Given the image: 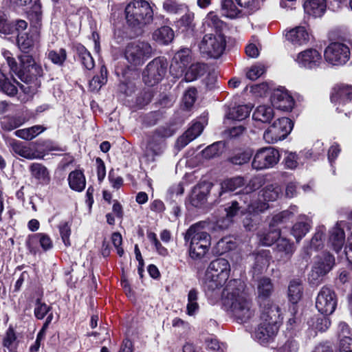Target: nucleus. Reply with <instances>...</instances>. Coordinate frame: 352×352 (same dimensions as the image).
Masks as SVG:
<instances>
[{
    "instance_id": "nucleus-58",
    "label": "nucleus",
    "mask_w": 352,
    "mask_h": 352,
    "mask_svg": "<svg viewBox=\"0 0 352 352\" xmlns=\"http://www.w3.org/2000/svg\"><path fill=\"white\" fill-rule=\"evenodd\" d=\"M252 156V151L250 150H245L235 154L230 159V161L234 164L242 165L248 162Z\"/></svg>"
},
{
    "instance_id": "nucleus-2",
    "label": "nucleus",
    "mask_w": 352,
    "mask_h": 352,
    "mask_svg": "<svg viewBox=\"0 0 352 352\" xmlns=\"http://www.w3.org/2000/svg\"><path fill=\"white\" fill-rule=\"evenodd\" d=\"M280 316V309L278 305L263 309L261 322L252 333L253 338L261 344L270 343L278 331Z\"/></svg>"
},
{
    "instance_id": "nucleus-46",
    "label": "nucleus",
    "mask_w": 352,
    "mask_h": 352,
    "mask_svg": "<svg viewBox=\"0 0 352 352\" xmlns=\"http://www.w3.org/2000/svg\"><path fill=\"white\" fill-rule=\"evenodd\" d=\"M222 25V21L213 12L208 13L203 22V27L205 31L208 29H214L215 31H217L218 29L221 28Z\"/></svg>"
},
{
    "instance_id": "nucleus-55",
    "label": "nucleus",
    "mask_w": 352,
    "mask_h": 352,
    "mask_svg": "<svg viewBox=\"0 0 352 352\" xmlns=\"http://www.w3.org/2000/svg\"><path fill=\"white\" fill-rule=\"evenodd\" d=\"M247 205H244L243 201H241V197H240L239 202L237 201H232V205L227 208H226V219L230 222L231 219L234 217L239 212V210L241 208L242 211L245 210Z\"/></svg>"
},
{
    "instance_id": "nucleus-16",
    "label": "nucleus",
    "mask_w": 352,
    "mask_h": 352,
    "mask_svg": "<svg viewBox=\"0 0 352 352\" xmlns=\"http://www.w3.org/2000/svg\"><path fill=\"white\" fill-rule=\"evenodd\" d=\"M337 296L333 289L322 287L316 298V307L319 312L324 315L332 314L337 306Z\"/></svg>"
},
{
    "instance_id": "nucleus-17",
    "label": "nucleus",
    "mask_w": 352,
    "mask_h": 352,
    "mask_svg": "<svg viewBox=\"0 0 352 352\" xmlns=\"http://www.w3.org/2000/svg\"><path fill=\"white\" fill-rule=\"evenodd\" d=\"M294 60L301 68L315 69L322 64V58L317 50L309 48L299 52Z\"/></svg>"
},
{
    "instance_id": "nucleus-64",
    "label": "nucleus",
    "mask_w": 352,
    "mask_h": 352,
    "mask_svg": "<svg viewBox=\"0 0 352 352\" xmlns=\"http://www.w3.org/2000/svg\"><path fill=\"white\" fill-rule=\"evenodd\" d=\"M207 349L212 351H221L223 352L226 346L223 344H220L216 338H208L206 340Z\"/></svg>"
},
{
    "instance_id": "nucleus-36",
    "label": "nucleus",
    "mask_w": 352,
    "mask_h": 352,
    "mask_svg": "<svg viewBox=\"0 0 352 352\" xmlns=\"http://www.w3.org/2000/svg\"><path fill=\"white\" fill-rule=\"evenodd\" d=\"M26 122V119L23 116H4L1 118V128L7 131H12Z\"/></svg>"
},
{
    "instance_id": "nucleus-5",
    "label": "nucleus",
    "mask_w": 352,
    "mask_h": 352,
    "mask_svg": "<svg viewBox=\"0 0 352 352\" xmlns=\"http://www.w3.org/2000/svg\"><path fill=\"white\" fill-rule=\"evenodd\" d=\"M125 16L129 25L141 27L153 21V11L147 1L135 0L126 6Z\"/></svg>"
},
{
    "instance_id": "nucleus-60",
    "label": "nucleus",
    "mask_w": 352,
    "mask_h": 352,
    "mask_svg": "<svg viewBox=\"0 0 352 352\" xmlns=\"http://www.w3.org/2000/svg\"><path fill=\"white\" fill-rule=\"evenodd\" d=\"M265 72L264 65L258 64L252 66L247 72V77L251 80H255L261 76Z\"/></svg>"
},
{
    "instance_id": "nucleus-39",
    "label": "nucleus",
    "mask_w": 352,
    "mask_h": 352,
    "mask_svg": "<svg viewBox=\"0 0 352 352\" xmlns=\"http://www.w3.org/2000/svg\"><path fill=\"white\" fill-rule=\"evenodd\" d=\"M153 37L158 43L168 44L173 41L174 32L170 27L163 26L153 32Z\"/></svg>"
},
{
    "instance_id": "nucleus-61",
    "label": "nucleus",
    "mask_w": 352,
    "mask_h": 352,
    "mask_svg": "<svg viewBox=\"0 0 352 352\" xmlns=\"http://www.w3.org/2000/svg\"><path fill=\"white\" fill-rule=\"evenodd\" d=\"M197 98V90L195 88L188 89L184 94L183 102L186 107L190 108L195 102Z\"/></svg>"
},
{
    "instance_id": "nucleus-7",
    "label": "nucleus",
    "mask_w": 352,
    "mask_h": 352,
    "mask_svg": "<svg viewBox=\"0 0 352 352\" xmlns=\"http://www.w3.org/2000/svg\"><path fill=\"white\" fill-rule=\"evenodd\" d=\"M296 210L297 208L296 206H292L289 210H284L274 215L270 223V230L258 234L259 243L265 246H270L275 241L277 242L280 238V232L276 227L289 220Z\"/></svg>"
},
{
    "instance_id": "nucleus-41",
    "label": "nucleus",
    "mask_w": 352,
    "mask_h": 352,
    "mask_svg": "<svg viewBox=\"0 0 352 352\" xmlns=\"http://www.w3.org/2000/svg\"><path fill=\"white\" fill-rule=\"evenodd\" d=\"M262 184V179L260 177H254L252 178L249 184L245 187V194L241 197V201H243L244 204H248V203H254V198L255 197V194H250L249 192L252 190H254L258 188Z\"/></svg>"
},
{
    "instance_id": "nucleus-27",
    "label": "nucleus",
    "mask_w": 352,
    "mask_h": 352,
    "mask_svg": "<svg viewBox=\"0 0 352 352\" xmlns=\"http://www.w3.org/2000/svg\"><path fill=\"white\" fill-rule=\"evenodd\" d=\"M352 99V87L346 85L336 86L331 96V100L335 104H344Z\"/></svg>"
},
{
    "instance_id": "nucleus-22",
    "label": "nucleus",
    "mask_w": 352,
    "mask_h": 352,
    "mask_svg": "<svg viewBox=\"0 0 352 352\" xmlns=\"http://www.w3.org/2000/svg\"><path fill=\"white\" fill-rule=\"evenodd\" d=\"M39 42V34L34 30L25 32H19L17 35V45L20 50L24 53L32 51Z\"/></svg>"
},
{
    "instance_id": "nucleus-44",
    "label": "nucleus",
    "mask_w": 352,
    "mask_h": 352,
    "mask_svg": "<svg viewBox=\"0 0 352 352\" xmlns=\"http://www.w3.org/2000/svg\"><path fill=\"white\" fill-rule=\"evenodd\" d=\"M198 292L195 289H191L188 294V302L186 305V314L188 316L195 315L199 309Z\"/></svg>"
},
{
    "instance_id": "nucleus-45",
    "label": "nucleus",
    "mask_w": 352,
    "mask_h": 352,
    "mask_svg": "<svg viewBox=\"0 0 352 352\" xmlns=\"http://www.w3.org/2000/svg\"><path fill=\"white\" fill-rule=\"evenodd\" d=\"M205 72V65L199 63L192 64L186 72L184 78L187 82L197 79Z\"/></svg>"
},
{
    "instance_id": "nucleus-59",
    "label": "nucleus",
    "mask_w": 352,
    "mask_h": 352,
    "mask_svg": "<svg viewBox=\"0 0 352 352\" xmlns=\"http://www.w3.org/2000/svg\"><path fill=\"white\" fill-rule=\"evenodd\" d=\"M50 309V306L42 302L40 299H37L34 307L35 317L38 320H41L44 318Z\"/></svg>"
},
{
    "instance_id": "nucleus-23",
    "label": "nucleus",
    "mask_w": 352,
    "mask_h": 352,
    "mask_svg": "<svg viewBox=\"0 0 352 352\" xmlns=\"http://www.w3.org/2000/svg\"><path fill=\"white\" fill-rule=\"evenodd\" d=\"M26 244L30 252L33 254H36L38 252V244L44 251H47L53 247V243L51 238L49 235L45 233H36L30 235Z\"/></svg>"
},
{
    "instance_id": "nucleus-63",
    "label": "nucleus",
    "mask_w": 352,
    "mask_h": 352,
    "mask_svg": "<svg viewBox=\"0 0 352 352\" xmlns=\"http://www.w3.org/2000/svg\"><path fill=\"white\" fill-rule=\"evenodd\" d=\"M331 324L329 319L327 317H319L316 319V322L313 323L314 328L318 331H326Z\"/></svg>"
},
{
    "instance_id": "nucleus-11",
    "label": "nucleus",
    "mask_w": 352,
    "mask_h": 352,
    "mask_svg": "<svg viewBox=\"0 0 352 352\" xmlns=\"http://www.w3.org/2000/svg\"><path fill=\"white\" fill-rule=\"evenodd\" d=\"M282 194V188L278 184H268L259 192L258 198L248 205V210L255 212H263L270 207L267 202L277 200Z\"/></svg>"
},
{
    "instance_id": "nucleus-12",
    "label": "nucleus",
    "mask_w": 352,
    "mask_h": 352,
    "mask_svg": "<svg viewBox=\"0 0 352 352\" xmlns=\"http://www.w3.org/2000/svg\"><path fill=\"white\" fill-rule=\"evenodd\" d=\"M293 125L292 121L288 118H278L264 131L263 138L267 144L276 143L290 133Z\"/></svg>"
},
{
    "instance_id": "nucleus-33",
    "label": "nucleus",
    "mask_w": 352,
    "mask_h": 352,
    "mask_svg": "<svg viewBox=\"0 0 352 352\" xmlns=\"http://www.w3.org/2000/svg\"><path fill=\"white\" fill-rule=\"evenodd\" d=\"M345 235L342 228L337 223L330 231L329 243L336 252H339L343 247Z\"/></svg>"
},
{
    "instance_id": "nucleus-40",
    "label": "nucleus",
    "mask_w": 352,
    "mask_h": 352,
    "mask_svg": "<svg viewBox=\"0 0 352 352\" xmlns=\"http://www.w3.org/2000/svg\"><path fill=\"white\" fill-rule=\"evenodd\" d=\"M184 12L185 14L177 21V26L182 32L192 31L195 27V14L188 8Z\"/></svg>"
},
{
    "instance_id": "nucleus-28",
    "label": "nucleus",
    "mask_w": 352,
    "mask_h": 352,
    "mask_svg": "<svg viewBox=\"0 0 352 352\" xmlns=\"http://www.w3.org/2000/svg\"><path fill=\"white\" fill-rule=\"evenodd\" d=\"M303 8L308 15L314 18L321 17L327 10V0H306Z\"/></svg>"
},
{
    "instance_id": "nucleus-10",
    "label": "nucleus",
    "mask_w": 352,
    "mask_h": 352,
    "mask_svg": "<svg viewBox=\"0 0 352 352\" xmlns=\"http://www.w3.org/2000/svg\"><path fill=\"white\" fill-rule=\"evenodd\" d=\"M174 131L169 127H160L153 134L146 148L144 157L148 162H154L155 157L161 155L165 148L164 140L173 135Z\"/></svg>"
},
{
    "instance_id": "nucleus-54",
    "label": "nucleus",
    "mask_w": 352,
    "mask_h": 352,
    "mask_svg": "<svg viewBox=\"0 0 352 352\" xmlns=\"http://www.w3.org/2000/svg\"><path fill=\"white\" fill-rule=\"evenodd\" d=\"M324 231L325 228L324 226H320L317 228L310 242V248L311 249L318 250L323 246Z\"/></svg>"
},
{
    "instance_id": "nucleus-57",
    "label": "nucleus",
    "mask_w": 352,
    "mask_h": 352,
    "mask_svg": "<svg viewBox=\"0 0 352 352\" xmlns=\"http://www.w3.org/2000/svg\"><path fill=\"white\" fill-rule=\"evenodd\" d=\"M48 58L53 63L61 65L67 58L66 51L64 49L51 50L48 53Z\"/></svg>"
},
{
    "instance_id": "nucleus-47",
    "label": "nucleus",
    "mask_w": 352,
    "mask_h": 352,
    "mask_svg": "<svg viewBox=\"0 0 352 352\" xmlns=\"http://www.w3.org/2000/svg\"><path fill=\"white\" fill-rule=\"evenodd\" d=\"M302 289L297 280L290 282L288 287V297L291 302L297 303L302 297Z\"/></svg>"
},
{
    "instance_id": "nucleus-35",
    "label": "nucleus",
    "mask_w": 352,
    "mask_h": 352,
    "mask_svg": "<svg viewBox=\"0 0 352 352\" xmlns=\"http://www.w3.org/2000/svg\"><path fill=\"white\" fill-rule=\"evenodd\" d=\"M46 130L43 125H34L31 127L16 130L14 135L25 140H32Z\"/></svg>"
},
{
    "instance_id": "nucleus-56",
    "label": "nucleus",
    "mask_w": 352,
    "mask_h": 352,
    "mask_svg": "<svg viewBox=\"0 0 352 352\" xmlns=\"http://www.w3.org/2000/svg\"><path fill=\"white\" fill-rule=\"evenodd\" d=\"M58 230L63 242L66 246L71 245L69 236L71 234V225L67 221H62L59 223Z\"/></svg>"
},
{
    "instance_id": "nucleus-42",
    "label": "nucleus",
    "mask_w": 352,
    "mask_h": 352,
    "mask_svg": "<svg viewBox=\"0 0 352 352\" xmlns=\"http://www.w3.org/2000/svg\"><path fill=\"white\" fill-rule=\"evenodd\" d=\"M75 50L83 66L87 69H93L94 61L90 52L81 44L76 45Z\"/></svg>"
},
{
    "instance_id": "nucleus-62",
    "label": "nucleus",
    "mask_w": 352,
    "mask_h": 352,
    "mask_svg": "<svg viewBox=\"0 0 352 352\" xmlns=\"http://www.w3.org/2000/svg\"><path fill=\"white\" fill-rule=\"evenodd\" d=\"M298 157L296 153L287 152L285 157V164L287 168L294 169L298 165Z\"/></svg>"
},
{
    "instance_id": "nucleus-31",
    "label": "nucleus",
    "mask_w": 352,
    "mask_h": 352,
    "mask_svg": "<svg viewBox=\"0 0 352 352\" xmlns=\"http://www.w3.org/2000/svg\"><path fill=\"white\" fill-rule=\"evenodd\" d=\"M274 117V111L273 107L266 104L258 106L252 115V118L255 121L263 123L270 122Z\"/></svg>"
},
{
    "instance_id": "nucleus-52",
    "label": "nucleus",
    "mask_w": 352,
    "mask_h": 352,
    "mask_svg": "<svg viewBox=\"0 0 352 352\" xmlns=\"http://www.w3.org/2000/svg\"><path fill=\"white\" fill-rule=\"evenodd\" d=\"M10 55V53L8 52L4 53V57L6 58L8 65L10 67V69L13 72H14L22 81H23L26 83H28V82L30 80V79H29V78H30L29 75L25 74L23 70L20 69L18 71V68H17V65H16V63L15 60L14 59V58L11 57Z\"/></svg>"
},
{
    "instance_id": "nucleus-3",
    "label": "nucleus",
    "mask_w": 352,
    "mask_h": 352,
    "mask_svg": "<svg viewBox=\"0 0 352 352\" xmlns=\"http://www.w3.org/2000/svg\"><path fill=\"white\" fill-rule=\"evenodd\" d=\"M230 265L225 258H217L209 264L205 274L204 288L206 295L216 297L219 289L230 276Z\"/></svg>"
},
{
    "instance_id": "nucleus-50",
    "label": "nucleus",
    "mask_w": 352,
    "mask_h": 352,
    "mask_svg": "<svg viewBox=\"0 0 352 352\" xmlns=\"http://www.w3.org/2000/svg\"><path fill=\"white\" fill-rule=\"evenodd\" d=\"M15 83L19 85L14 79H9L4 76L0 80V90L8 96H14L17 93Z\"/></svg>"
},
{
    "instance_id": "nucleus-38",
    "label": "nucleus",
    "mask_w": 352,
    "mask_h": 352,
    "mask_svg": "<svg viewBox=\"0 0 352 352\" xmlns=\"http://www.w3.org/2000/svg\"><path fill=\"white\" fill-rule=\"evenodd\" d=\"M221 6L222 14L228 18H236L241 12V7L237 3L236 4L233 0H221Z\"/></svg>"
},
{
    "instance_id": "nucleus-13",
    "label": "nucleus",
    "mask_w": 352,
    "mask_h": 352,
    "mask_svg": "<svg viewBox=\"0 0 352 352\" xmlns=\"http://www.w3.org/2000/svg\"><path fill=\"white\" fill-rule=\"evenodd\" d=\"M280 158V153L275 148L263 147L258 149L254 155L252 166L257 170L271 168L278 163Z\"/></svg>"
},
{
    "instance_id": "nucleus-20",
    "label": "nucleus",
    "mask_w": 352,
    "mask_h": 352,
    "mask_svg": "<svg viewBox=\"0 0 352 352\" xmlns=\"http://www.w3.org/2000/svg\"><path fill=\"white\" fill-rule=\"evenodd\" d=\"M7 144L12 153L27 160L43 159L44 157V154L34 150L23 142L10 139Z\"/></svg>"
},
{
    "instance_id": "nucleus-53",
    "label": "nucleus",
    "mask_w": 352,
    "mask_h": 352,
    "mask_svg": "<svg viewBox=\"0 0 352 352\" xmlns=\"http://www.w3.org/2000/svg\"><path fill=\"white\" fill-rule=\"evenodd\" d=\"M107 71L105 67L102 66L100 69V76H94L89 82V87L93 91H96L104 85L107 82Z\"/></svg>"
},
{
    "instance_id": "nucleus-32",
    "label": "nucleus",
    "mask_w": 352,
    "mask_h": 352,
    "mask_svg": "<svg viewBox=\"0 0 352 352\" xmlns=\"http://www.w3.org/2000/svg\"><path fill=\"white\" fill-rule=\"evenodd\" d=\"M68 183L71 189L77 192L82 191L86 186V179L81 170L72 171L68 176Z\"/></svg>"
},
{
    "instance_id": "nucleus-43",
    "label": "nucleus",
    "mask_w": 352,
    "mask_h": 352,
    "mask_svg": "<svg viewBox=\"0 0 352 352\" xmlns=\"http://www.w3.org/2000/svg\"><path fill=\"white\" fill-rule=\"evenodd\" d=\"M163 9L168 14H178L188 10V6L179 3L177 0H164Z\"/></svg>"
},
{
    "instance_id": "nucleus-15",
    "label": "nucleus",
    "mask_w": 352,
    "mask_h": 352,
    "mask_svg": "<svg viewBox=\"0 0 352 352\" xmlns=\"http://www.w3.org/2000/svg\"><path fill=\"white\" fill-rule=\"evenodd\" d=\"M168 62L163 57H158L151 61L143 73V80L148 86H153L160 82L165 76Z\"/></svg>"
},
{
    "instance_id": "nucleus-18",
    "label": "nucleus",
    "mask_w": 352,
    "mask_h": 352,
    "mask_svg": "<svg viewBox=\"0 0 352 352\" xmlns=\"http://www.w3.org/2000/svg\"><path fill=\"white\" fill-rule=\"evenodd\" d=\"M191 60V52L188 48L178 51L172 61L170 72L174 78L183 76L184 69Z\"/></svg>"
},
{
    "instance_id": "nucleus-34",
    "label": "nucleus",
    "mask_w": 352,
    "mask_h": 352,
    "mask_svg": "<svg viewBox=\"0 0 352 352\" xmlns=\"http://www.w3.org/2000/svg\"><path fill=\"white\" fill-rule=\"evenodd\" d=\"M31 176L43 183H47L50 179L47 168L41 163H32L29 167Z\"/></svg>"
},
{
    "instance_id": "nucleus-14",
    "label": "nucleus",
    "mask_w": 352,
    "mask_h": 352,
    "mask_svg": "<svg viewBox=\"0 0 352 352\" xmlns=\"http://www.w3.org/2000/svg\"><path fill=\"white\" fill-rule=\"evenodd\" d=\"M351 51L348 45L342 42H333L324 51L325 60L334 66L345 65L350 59Z\"/></svg>"
},
{
    "instance_id": "nucleus-37",
    "label": "nucleus",
    "mask_w": 352,
    "mask_h": 352,
    "mask_svg": "<svg viewBox=\"0 0 352 352\" xmlns=\"http://www.w3.org/2000/svg\"><path fill=\"white\" fill-rule=\"evenodd\" d=\"M19 60L25 73H30V76H36L39 74L41 67L35 63L34 59L31 55L25 53L19 56Z\"/></svg>"
},
{
    "instance_id": "nucleus-49",
    "label": "nucleus",
    "mask_w": 352,
    "mask_h": 352,
    "mask_svg": "<svg viewBox=\"0 0 352 352\" xmlns=\"http://www.w3.org/2000/svg\"><path fill=\"white\" fill-rule=\"evenodd\" d=\"M245 185V180L242 177H235L223 181L221 183V189L223 192L234 191Z\"/></svg>"
},
{
    "instance_id": "nucleus-26",
    "label": "nucleus",
    "mask_w": 352,
    "mask_h": 352,
    "mask_svg": "<svg viewBox=\"0 0 352 352\" xmlns=\"http://www.w3.org/2000/svg\"><path fill=\"white\" fill-rule=\"evenodd\" d=\"M204 125L200 122H195L192 126L180 136L176 143L179 148H184L189 142L197 138L203 131Z\"/></svg>"
},
{
    "instance_id": "nucleus-51",
    "label": "nucleus",
    "mask_w": 352,
    "mask_h": 352,
    "mask_svg": "<svg viewBox=\"0 0 352 352\" xmlns=\"http://www.w3.org/2000/svg\"><path fill=\"white\" fill-rule=\"evenodd\" d=\"M223 149L224 144L222 142H217L203 151V156L206 159L216 157L223 153Z\"/></svg>"
},
{
    "instance_id": "nucleus-24",
    "label": "nucleus",
    "mask_w": 352,
    "mask_h": 352,
    "mask_svg": "<svg viewBox=\"0 0 352 352\" xmlns=\"http://www.w3.org/2000/svg\"><path fill=\"white\" fill-rule=\"evenodd\" d=\"M311 34L304 26H297L288 31L285 37L292 45L300 47L307 45L311 38Z\"/></svg>"
},
{
    "instance_id": "nucleus-19",
    "label": "nucleus",
    "mask_w": 352,
    "mask_h": 352,
    "mask_svg": "<svg viewBox=\"0 0 352 352\" xmlns=\"http://www.w3.org/2000/svg\"><path fill=\"white\" fill-rule=\"evenodd\" d=\"M256 289L258 302L263 309L275 305L269 300L274 291V285L270 278L263 277L258 279Z\"/></svg>"
},
{
    "instance_id": "nucleus-1",
    "label": "nucleus",
    "mask_w": 352,
    "mask_h": 352,
    "mask_svg": "<svg viewBox=\"0 0 352 352\" xmlns=\"http://www.w3.org/2000/svg\"><path fill=\"white\" fill-rule=\"evenodd\" d=\"M244 289L245 285L241 280H230L221 295L225 309L240 323L246 322L254 315L252 304L247 298Z\"/></svg>"
},
{
    "instance_id": "nucleus-30",
    "label": "nucleus",
    "mask_w": 352,
    "mask_h": 352,
    "mask_svg": "<svg viewBox=\"0 0 352 352\" xmlns=\"http://www.w3.org/2000/svg\"><path fill=\"white\" fill-rule=\"evenodd\" d=\"M295 251L294 244L285 238H280L276 242L275 252L283 260L289 259Z\"/></svg>"
},
{
    "instance_id": "nucleus-8",
    "label": "nucleus",
    "mask_w": 352,
    "mask_h": 352,
    "mask_svg": "<svg viewBox=\"0 0 352 352\" xmlns=\"http://www.w3.org/2000/svg\"><path fill=\"white\" fill-rule=\"evenodd\" d=\"M336 264L335 257L329 253H322L315 257L314 264L308 276L309 282L319 285L323 278L329 274Z\"/></svg>"
},
{
    "instance_id": "nucleus-21",
    "label": "nucleus",
    "mask_w": 352,
    "mask_h": 352,
    "mask_svg": "<svg viewBox=\"0 0 352 352\" xmlns=\"http://www.w3.org/2000/svg\"><path fill=\"white\" fill-rule=\"evenodd\" d=\"M273 107L283 111H290L294 106V100L289 92L284 89L276 90L271 98Z\"/></svg>"
},
{
    "instance_id": "nucleus-6",
    "label": "nucleus",
    "mask_w": 352,
    "mask_h": 352,
    "mask_svg": "<svg viewBox=\"0 0 352 352\" xmlns=\"http://www.w3.org/2000/svg\"><path fill=\"white\" fill-rule=\"evenodd\" d=\"M226 46V38L222 33L218 31L206 34L198 45L202 56L214 59L221 57Z\"/></svg>"
},
{
    "instance_id": "nucleus-4",
    "label": "nucleus",
    "mask_w": 352,
    "mask_h": 352,
    "mask_svg": "<svg viewBox=\"0 0 352 352\" xmlns=\"http://www.w3.org/2000/svg\"><path fill=\"white\" fill-rule=\"evenodd\" d=\"M206 225L205 222H199L191 226L186 232L184 239L189 243V254L192 258H201L209 250L211 238L204 230Z\"/></svg>"
},
{
    "instance_id": "nucleus-9",
    "label": "nucleus",
    "mask_w": 352,
    "mask_h": 352,
    "mask_svg": "<svg viewBox=\"0 0 352 352\" xmlns=\"http://www.w3.org/2000/svg\"><path fill=\"white\" fill-rule=\"evenodd\" d=\"M152 47L148 43L135 41L129 43L124 50V56L131 66L137 67L151 57Z\"/></svg>"
},
{
    "instance_id": "nucleus-25",
    "label": "nucleus",
    "mask_w": 352,
    "mask_h": 352,
    "mask_svg": "<svg viewBox=\"0 0 352 352\" xmlns=\"http://www.w3.org/2000/svg\"><path fill=\"white\" fill-rule=\"evenodd\" d=\"M211 187V184L208 183L199 184L195 186L190 196V204L197 208L203 206L207 201Z\"/></svg>"
},
{
    "instance_id": "nucleus-29",
    "label": "nucleus",
    "mask_w": 352,
    "mask_h": 352,
    "mask_svg": "<svg viewBox=\"0 0 352 352\" xmlns=\"http://www.w3.org/2000/svg\"><path fill=\"white\" fill-rule=\"evenodd\" d=\"M311 227V220L306 216H300L292 227L291 234L299 242L309 231Z\"/></svg>"
},
{
    "instance_id": "nucleus-48",
    "label": "nucleus",
    "mask_w": 352,
    "mask_h": 352,
    "mask_svg": "<svg viewBox=\"0 0 352 352\" xmlns=\"http://www.w3.org/2000/svg\"><path fill=\"white\" fill-rule=\"evenodd\" d=\"M251 111V107L248 105H239L230 110L228 115L229 119L242 120L246 118Z\"/></svg>"
}]
</instances>
